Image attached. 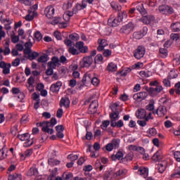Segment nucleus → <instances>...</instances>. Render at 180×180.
Here are the masks:
<instances>
[{
    "label": "nucleus",
    "instance_id": "2f4dec72",
    "mask_svg": "<svg viewBox=\"0 0 180 180\" xmlns=\"http://www.w3.org/2000/svg\"><path fill=\"white\" fill-rule=\"evenodd\" d=\"M9 43H11V41L7 40L4 44V50H3V53L4 56H8V54H11V49H9Z\"/></svg>",
    "mask_w": 180,
    "mask_h": 180
},
{
    "label": "nucleus",
    "instance_id": "473e14b6",
    "mask_svg": "<svg viewBox=\"0 0 180 180\" xmlns=\"http://www.w3.org/2000/svg\"><path fill=\"white\" fill-rule=\"evenodd\" d=\"M139 175H143V178H147L148 175V169L146 167H140L138 170Z\"/></svg>",
    "mask_w": 180,
    "mask_h": 180
},
{
    "label": "nucleus",
    "instance_id": "5fc2aeb1",
    "mask_svg": "<svg viewBox=\"0 0 180 180\" xmlns=\"http://www.w3.org/2000/svg\"><path fill=\"white\" fill-rule=\"evenodd\" d=\"M48 163L49 165H58L60 164V161L51 158L48 160Z\"/></svg>",
    "mask_w": 180,
    "mask_h": 180
},
{
    "label": "nucleus",
    "instance_id": "c9c22d12",
    "mask_svg": "<svg viewBox=\"0 0 180 180\" xmlns=\"http://www.w3.org/2000/svg\"><path fill=\"white\" fill-rule=\"evenodd\" d=\"M126 174H127V169H120L113 174V177L117 178V176H123L124 175H126Z\"/></svg>",
    "mask_w": 180,
    "mask_h": 180
},
{
    "label": "nucleus",
    "instance_id": "cd10ccee",
    "mask_svg": "<svg viewBox=\"0 0 180 180\" xmlns=\"http://www.w3.org/2000/svg\"><path fill=\"white\" fill-rule=\"evenodd\" d=\"M122 21L119 20V19L111 18L108 19V23L109 25H111L113 27H116V26H119V23H120Z\"/></svg>",
    "mask_w": 180,
    "mask_h": 180
},
{
    "label": "nucleus",
    "instance_id": "4468645a",
    "mask_svg": "<svg viewBox=\"0 0 180 180\" xmlns=\"http://www.w3.org/2000/svg\"><path fill=\"white\" fill-rule=\"evenodd\" d=\"M98 46L97 48L98 51H103V50L105 49V47L109 45V42L106 39H99L98 40Z\"/></svg>",
    "mask_w": 180,
    "mask_h": 180
},
{
    "label": "nucleus",
    "instance_id": "f3484780",
    "mask_svg": "<svg viewBox=\"0 0 180 180\" xmlns=\"http://www.w3.org/2000/svg\"><path fill=\"white\" fill-rule=\"evenodd\" d=\"M136 9L142 15H146L147 11L144 9V4L141 2H137L134 4Z\"/></svg>",
    "mask_w": 180,
    "mask_h": 180
},
{
    "label": "nucleus",
    "instance_id": "58836bf2",
    "mask_svg": "<svg viewBox=\"0 0 180 180\" xmlns=\"http://www.w3.org/2000/svg\"><path fill=\"white\" fill-rule=\"evenodd\" d=\"M107 70L111 72H113L117 70V66L113 63H110L108 67H107Z\"/></svg>",
    "mask_w": 180,
    "mask_h": 180
},
{
    "label": "nucleus",
    "instance_id": "09e8293b",
    "mask_svg": "<svg viewBox=\"0 0 180 180\" xmlns=\"http://www.w3.org/2000/svg\"><path fill=\"white\" fill-rule=\"evenodd\" d=\"M177 77H178V73L176 72V71L171 70L170 72L169 73L167 78L169 79H174Z\"/></svg>",
    "mask_w": 180,
    "mask_h": 180
},
{
    "label": "nucleus",
    "instance_id": "f03ea898",
    "mask_svg": "<svg viewBox=\"0 0 180 180\" xmlns=\"http://www.w3.org/2000/svg\"><path fill=\"white\" fill-rule=\"evenodd\" d=\"M171 100L166 99L163 101V105L159 106L156 111H153V115H158L159 117H164L168 112V109H171Z\"/></svg>",
    "mask_w": 180,
    "mask_h": 180
},
{
    "label": "nucleus",
    "instance_id": "423d86ee",
    "mask_svg": "<svg viewBox=\"0 0 180 180\" xmlns=\"http://www.w3.org/2000/svg\"><path fill=\"white\" fill-rule=\"evenodd\" d=\"M147 30L148 28L146 27H143L142 30L134 32L133 39H136V40H140V39H143V37L147 34Z\"/></svg>",
    "mask_w": 180,
    "mask_h": 180
},
{
    "label": "nucleus",
    "instance_id": "6e6d98bb",
    "mask_svg": "<svg viewBox=\"0 0 180 180\" xmlns=\"http://www.w3.org/2000/svg\"><path fill=\"white\" fill-rule=\"evenodd\" d=\"M9 18H5V14H4V12L0 11V21L1 23H6V20H8Z\"/></svg>",
    "mask_w": 180,
    "mask_h": 180
},
{
    "label": "nucleus",
    "instance_id": "f704fd0d",
    "mask_svg": "<svg viewBox=\"0 0 180 180\" xmlns=\"http://www.w3.org/2000/svg\"><path fill=\"white\" fill-rule=\"evenodd\" d=\"M172 32H180V22H176L172 23L170 26Z\"/></svg>",
    "mask_w": 180,
    "mask_h": 180
},
{
    "label": "nucleus",
    "instance_id": "1a4fd4ad",
    "mask_svg": "<svg viewBox=\"0 0 180 180\" xmlns=\"http://www.w3.org/2000/svg\"><path fill=\"white\" fill-rule=\"evenodd\" d=\"M98 106H99L98 100H94L91 101L88 110L89 113H90V115H94V113H96L98 110Z\"/></svg>",
    "mask_w": 180,
    "mask_h": 180
},
{
    "label": "nucleus",
    "instance_id": "72a5a7b5",
    "mask_svg": "<svg viewBox=\"0 0 180 180\" xmlns=\"http://www.w3.org/2000/svg\"><path fill=\"white\" fill-rule=\"evenodd\" d=\"M166 169L167 162L164 161L158 165V172H160V174H162Z\"/></svg>",
    "mask_w": 180,
    "mask_h": 180
},
{
    "label": "nucleus",
    "instance_id": "603ef678",
    "mask_svg": "<svg viewBox=\"0 0 180 180\" xmlns=\"http://www.w3.org/2000/svg\"><path fill=\"white\" fill-rule=\"evenodd\" d=\"M160 53L162 57H167V56H168V50L165 47L160 48Z\"/></svg>",
    "mask_w": 180,
    "mask_h": 180
},
{
    "label": "nucleus",
    "instance_id": "3c124183",
    "mask_svg": "<svg viewBox=\"0 0 180 180\" xmlns=\"http://www.w3.org/2000/svg\"><path fill=\"white\" fill-rule=\"evenodd\" d=\"M30 136L29 134H23L21 135H18V138L21 141H26L27 140V138L30 137Z\"/></svg>",
    "mask_w": 180,
    "mask_h": 180
},
{
    "label": "nucleus",
    "instance_id": "b1692460",
    "mask_svg": "<svg viewBox=\"0 0 180 180\" xmlns=\"http://www.w3.org/2000/svg\"><path fill=\"white\" fill-rule=\"evenodd\" d=\"M59 63L60 59L57 56H54L51 58V61H49L48 64L55 68H57V65H58Z\"/></svg>",
    "mask_w": 180,
    "mask_h": 180
},
{
    "label": "nucleus",
    "instance_id": "0e129e2a",
    "mask_svg": "<svg viewBox=\"0 0 180 180\" xmlns=\"http://www.w3.org/2000/svg\"><path fill=\"white\" fill-rule=\"evenodd\" d=\"M117 106H119L117 103H113L110 106V108L112 110V112H119V110H117Z\"/></svg>",
    "mask_w": 180,
    "mask_h": 180
},
{
    "label": "nucleus",
    "instance_id": "69168bd1",
    "mask_svg": "<svg viewBox=\"0 0 180 180\" xmlns=\"http://www.w3.org/2000/svg\"><path fill=\"white\" fill-rule=\"evenodd\" d=\"M65 175V180H72V178L74 177V175L72 174V173H69L68 174H63V176Z\"/></svg>",
    "mask_w": 180,
    "mask_h": 180
},
{
    "label": "nucleus",
    "instance_id": "864d4df0",
    "mask_svg": "<svg viewBox=\"0 0 180 180\" xmlns=\"http://www.w3.org/2000/svg\"><path fill=\"white\" fill-rule=\"evenodd\" d=\"M109 124H110V121L105 120V121H103L101 127V129H103V130H106V129H108V126H109Z\"/></svg>",
    "mask_w": 180,
    "mask_h": 180
},
{
    "label": "nucleus",
    "instance_id": "37998d69",
    "mask_svg": "<svg viewBox=\"0 0 180 180\" xmlns=\"http://www.w3.org/2000/svg\"><path fill=\"white\" fill-rule=\"evenodd\" d=\"M69 40H70V41H72L74 43V41H78V40H79V35H78L77 34L75 33V34H71L69 35Z\"/></svg>",
    "mask_w": 180,
    "mask_h": 180
},
{
    "label": "nucleus",
    "instance_id": "2eb2a0df",
    "mask_svg": "<svg viewBox=\"0 0 180 180\" xmlns=\"http://www.w3.org/2000/svg\"><path fill=\"white\" fill-rule=\"evenodd\" d=\"M55 11L54 7L52 6H49L46 8L45 14L48 19H51V18H53Z\"/></svg>",
    "mask_w": 180,
    "mask_h": 180
},
{
    "label": "nucleus",
    "instance_id": "aec40b11",
    "mask_svg": "<svg viewBox=\"0 0 180 180\" xmlns=\"http://www.w3.org/2000/svg\"><path fill=\"white\" fill-rule=\"evenodd\" d=\"M33 46V44L30 41V39L28 42H26L25 44V49H24V53L25 54H30L32 52V47Z\"/></svg>",
    "mask_w": 180,
    "mask_h": 180
},
{
    "label": "nucleus",
    "instance_id": "e2e57ef3",
    "mask_svg": "<svg viewBox=\"0 0 180 180\" xmlns=\"http://www.w3.org/2000/svg\"><path fill=\"white\" fill-rule=\"evenodd\" d=\"M77 85V80L75 79H72L69 82V86L74 88Z\"/></svg>",
    "mask_w": 180,
    "mask_h": 180
},
{
    "label": "nucleus",
    "instance_id": "a19ab883",
    "mask_svg": "<svg viewBox=\"0 0 180 180\" xmlns=\"http://www.w3.org/2000/svg\"><path fill=\"white\" fill-rule=\"evenodd\" d=\"M48 60H49V55L44 54L37 59V61L38 63H47Z\"/></svg>",
    "mask_w": 180,
    "mask_h": 180
},
{
    "label": "nucleus",
    "instance_id": "20e7f679",
    "mask_svg": "<svg viewBox=\"0 0 180 180\" xmlns=\"http://www.w3.org/2000/svg\"><path fill=\"white\" fill-rule=\"evenodd\" d=\"M134 27H135L134 23L130 22L128 24L122 26L120 32L123 34H130V33H131V32L134 30Z\"/></svg>",
    "mask_w": 180,
    "mask_h": 180
},
{
    "label": "nucleus",
    "instance_id": "f257e3e1",
    "mask_svg": "<svg viewBox=\"0 0 180 180\" xmlns=\"http://www.w3.org/2000/svg\"><path fill=\"white\" fill-rule=\"evenodd\" d=\"M57 124V120L56 118H51V122H42L37 124V127H42L41 130L44 133H48L49 134H53L54 133V129L53 128ZM51 127V129H50Z\"/></svg>",
    "mask_w": 180,
    "mask_h": 180
},
{
    "label": "nucleus",
    "instance_id": "5701e85b",
    "mask_svg": "<svg viewBox=\"0 0 180 180\" xmlns=\"http://www.w3.org/2000/svg\"><path fill=\"white\" fill-rule=\"evenodd\" d=\"M60 108H63V106L66 108H70V99L67 97L62 98L60 101Z\"/></svg>",
    "mask_w": 180,
    "mask_h": 180
},
{
    "label": "nucleus",
    "instance_id": "bb28decb",
    "mask_svg": "<svg viewBox=\"0 0 180 180\" xmlns=\"http://www.w3.org/2000/svg\"><path fill=\"white\" fill-rule=\"evenodd\" d=\"M117 19L118 20H120V22H123L124 19H126V18H127V13L124 11H118L117 13Z\"/></svg>",
    "mask_w": 180,
    "mask_h": 180
},
{
    "label": "nucleus",
    "instance_id": "8fccbe9b",
    "mask_svg": "<svg viewBox=\"0 0 180 180\" xmlns=\"http://www.w3.org/2000/svg\"><path fill=\"white\" fill-rule=\"evenodd\" d=\"M25 147H30V146L33 145V137L32 136H30L27 141H25Z\"/></svg>",
    "mask_w": 180,
    "mask_h": 180
},
{
    "label": "nucleus",
    "instance_id": "338daca9",
    "mask_svg": "<svg viewBox=\"0 0 180 180\" xmlns=\"http://www.w3.org/2000/svg\"><path fill=\"white\" fill-rule=\"evenodd\" d=\"M170 38L172 40H175L176 41V40H179V34H171Z\"/></svg>",
    "mask_w": 180,
    "mask_h": 180
},
{
    "label": "nucleus",
    "instance_id": "c85d7f7f",
    "mask_svg": "<svg viewBox=\"0 0 180 180\" xmlns=\"http://www.w3.org/2000/svg\"><path fill=\"white\" fill-rule=\"evenodd\" d=\"M61 18H56L52 21V25H58L60 27H67V23L65 22H60Z\"/></svg>",
    "mask_w": 180,
    "mask_h": 180
},
{
    "label": "nucleus",
    "instance_id": "49530a36",
    "mask_svg": "<svg viewBox=\"0 0 180 180\" xmlns=\"http://www.w3.org/2000/svg\"><path fill=\"white\" fill-rule=\"evenodd\" d=\"M48 65V69L46 70V75H53L54 71L53 70H56V68H53V66H51V65H49V63L47 64Z\"/></svg>",
    "mask_w": 180,
    "mask_h": 180
},
{
    "label": "nucleus",
    "instance_id": "a18cd8bd",
    "mask_svg": "<svg viewBox=\"0 0 180 180\" xmlns=\"http://www.w3.org/2000/svg\"><path fill=\"white\" fill-rule=\"evenodd\" d=\"M56 176H57V168L52 170L49 176L48 177V180H56Z\"/></svg>",
    "mask_w": 180,
    "mask_h": 180
},
{
    "label": "nucleus",
    "instance_id": "412c9836",
    "mask_svg": "<svg viewBox=\"0 0 180 180\" xmlns=\"http://www.w3.org/2000/svg\"><path fill=\"white\" fill-rule=\"evenodd\" d=\"M136 116L138 119H144L147 116V112L144 109H139L136 112Z\"/></svg>",
    "mask_w": 180,
    "mask_h": 180
},
{
    "label": "nucleus",
    "instance_id": "ea45409f",
    "mask_svg": "<svg viewBox=\"0 0 180 180\" xmlns=\"http://www.w3.org/2000/svg\"><path fill=\"white\" fill-rule=\"evenodd\" d=\"M9 178L11 180H22V174L15 173L13 174H10Z\"/></svg>",
    "mask_w": 180,
    "mask_h": 180
},
{
    "label": "nucleus",
    "instance_id": "39448f33",
    "mask_svg": "<svg viewBox=\"0 0 180 180\" xmlns=\"http://www.w3.org/2000/svg\"><path fill=\"white\" fill-rule=\"evenodd\" d=\"M146 54V48L143 46H139L137 49L134 51V57L137 60H140L144 57Z\"/></svg>",
    "mask_w": 180,
    "mask_h": 180
},
{
    "label": "nucleus",
    "instance_id": "6ab92c4d",
    "mask_svg": "<svg viewBox=\"0 0 180 180\" xmlns=\"http://www.w3.org/2000/svg\"><path fill=\"white\" fill-rule=\"evenodd\" d=\"M34 16H37V13L36 11H32V10H28V14L24 18L27 22H30L34 19Z\"/></svg>",
    "mask_w": 180,
    "mask_h": 180
},
{
    "label": "nucleus",
    "instance_id": "bf43d9fd",
    "mask_svg": "<svg viewBox=\"0 0 180 180\" xmlns=\"http://www.w3.org/2000/svg\"><path fill=\"white\" fill-rule=\"evenodd\" d=\"M91 83L95 86H98L99 85V80L96 77H91Z\"/></svg>",
    "mask_w": 180,
    "mask_h": 180
},
{
    "label": "nucleus",
    "instance_id": "052dcab7",
    "mask_svg": "<svg viewBox=\"0 0 180 180\" xmlns=\"http://www.w3.org/2000/svg\"><path fill=\"white\" fill-rule=\"evenodd\" d=\"M68 160H70L72 162H74V161H77L78 160V156L77 155H69L68 156Z\"/></svg>",
    "mask_w": 180,
    "mask_h": 180
},
{
    "label": "nucleus",
    "instance_id": "393cba45",
    "mask_svg": "<svg viewBox=\"0 0 180 180\" xmlns=\"http://www.w3.org/2000/svg\"><path fill=\"white\" fill-rule=\"evenodd\" d=\"M162 89V86L158 85L155 87L149 88L148 91L150 94H153V92H155L156 94H160V92H161Z\"/></svg>",
    "mask_w": 180,
    "mask_h": 180
},
{
    "label": "nucleus",
    "instance_id": "7c9ffc66",
    "mask_svg": "<svg viewBox=\"0 0 180 180\" xmlns=\"http://www.w3.org/2000/svg\"><path fill=\"white\" fill-rule=\"evenodd\" d=\"M134 158V155L133 154V153H129L124 158H122V162L124 164H126V162L133 161Z\"/></svg>",
    "mask_w": 180,
    "mask_h": 180
},
{
    "label": "nucleus",
    "instance_id": "0eeeda50",
    "mask_svg": "<svg viewBox=\"0 0 180 180\" xmlns=\"http://www.w3.org/2000/svg\"><path fill=\"white\" fill-rule=\"evenodd\" d=\"M154 20H155V18L153 15H143V17L140 18V22L144 25H151Z\"/></svg>",
    "mask_w": 180,
    "mask_h": 180
},
{
    "label": "nucleus",
    "instance_id": "a211bd4d",
    "mask_svg": "<svg viewBox=\"0 0 180 180\" xmlns=\"http://www.w3.org/2000/svg\"><path fill=\"white\" fill-rule=\"evenodd\" d=\"M163 158L164 155H162V151L161 150H159L153 155L152 160L155 162H157L158 161H161Z\"/></svg>",
    "mask_w": 180,
    "mask_h": 180
},
{
    "label": "nucleus",
    "instance_id": "c03bdc74",
    "mask_svg": "<svg viewBox=\"0 0 180 180\" xmlns=\"http://www.w3.org/2000/svg\"><path fill=\"white\" fill-rule=\"evenodd\" d=\"M28 54V58L29 60H35L36 58H37V57H39V53L34 51V52H31L30 53H27Z\"/></svg>",
    "mask_w": 180,
    "mask_h": 180
},
{
    "label": "nucleus",
    "instance_id": "6e6552de",
    "mask_svg": "<svg viewBox=\"0 0 180 180\" xmlns=\"http://www.w3.org/2000/svg\"><path fill=\"white\" fill-rule=\"evenodd\" d=\"M94 63V58H92V56H86L83 58V60L81 63L82 67L83 68H89L91 65Z\"/></svg>",
    "mask_w": 180,
    "mask_h": 180
},
{
    "label": "nucleus",
    "instance_id": "13d9d810",
    "mask_svg": "<svg viewBox=\"0 0 180 180\" xmlns=\"http://www.w3.org/2000/svg\"><path fill=\"white\" fill-rule=\"evenodd\" d=\"M167 6H160L159 11L160 12V13H162L163 15H165V13H167Z\"/></svg>",
    "mask_w": 180,
    "mask_h": 180
},
{
    "label": "nucleus",
    "instance_id": "4c0bfd02",
    "mask_svg": "<svg viewBox=\"0 0 180 180\" xmlns=\"http://www.w3.org/2000/svg\"><path fill=\"white\" fill-rule=\"evenodd\" d=\"M111 127H123L124 126V124L123 123V121L122 120H118L117 122L116 121L114 122L112 124H110Z\"/></svg>",
    "mask_w": 180,
    "mask_h": 180
},
{
    "label": "nucleus",
    "instance_id": "9d476101",
    "mask_svg": "<svg viewBox=\"0 0 180 180\" xmlns=\"http://www.w3.org/2000/svg\"><path fill=\"white\" fill-rule=\"evenodd\" d=\"M11 67H12L11 63H6L4 61L0 62V68L3 69V74H4V75L11 74Z\"/></svg>",
    "mask_w": 180,
    "mask_h": 180
},
{
    "label": "nucleus",
    "instance_id": "4be33fe9",
    "mask_svg": "<svg viewBox=\"0 0 180 180\" xmlns=\"http://www.w3.org/2000/svg\"><path fill=\"white\" fill-rule=\"evenodd\" d=\"M119 115H120L119 112H114L110 114V124H112V123H115L116 120H119Z\"/></svg>",
    "mask_w": 180,
    "mask_h": 180
},
{
    "label": "nucleus",
    "instance_id": "9b49d317",
    "mask_svg": "<svg viewBox=\"0 0 180 180\" xmlns=\"http://www.w3.org/2000/svg\"><path fill=\"white\" fill-rule=\"evenodd\" d=\"M113 148H119V141L117 139H113L111 143L105 146V150L107 151H112Z\"/></svg>",
    "mask_w": 180,
    "mask_h": 180
},
{
    "label": "nucleus",
    "instance_id": "774afa93",
    "mask_svg": "<svg viewBox=\"0 0 180 180\" xmlns=\"http://www.w3.org/2000/svg\"><path fill=\"white\" fill-rule=\"evenodd\" d=\"M175 160L178 162H180V152L176 151L174 154Z\"/></svg>",
    "mask_w": 180,
    "mask_h": 180
},
{
    "label": "nucleus",
    "instance_id": "e433bc0d",
    "mask_svg": "<svg viewBox=\"0 0 180 180\" xmlns=\"http://www.w3.org/2000/svg\"><path fill=\"white\" fill-rule=\"evenodd\" d=\"M38 174L39 172L37 171V169L36 167H31L27 172L28 176H36L38 175Z\"/></svg>",
    "mask_w": 180,
    "mask_h": 180
},
{
    "label": "nucleus",
    "instance_id": "7ed1b4c3",
    "mask_svg": "<svg viewBox=\"0 0 180 180\" xmlns=\"http://www.w3.org/2000/svg\"><path fill=\"white\" fill-rule=\"evenodd\" d=\"M64 43L68 48V51L69 54H72V56H78V54H79V51L75 48V44L73 43L72 41L68 39V38H66L64 40Z\"/></svg>",
    "mask_w": 180,
    "mask_h": 180
},
{
    "label": "nucleus",
    "instance_id": "680f3d73",
    "mask_svg": "<svg viewBox=\"0 0 180 180\" xmlns=\"http://www.w3.org/2000/svg\"><path fill=\"white\" fill-rule=\"evenodd\" d=\"M147 133H148L150 136H155V134H157V130L155 128H150Z\"/></svg>",
    "mask_w": 180,
    "mask_h": 180
},
{
    "label": "nucleus",
    "instance_id": "4d7b16f0",
    "mask_svg": "<svg viewBox=\"0 0 180 180\" xmlns=\"http://www.w3.org/2000/svg\"><path fill=\"white\" fill-rule=\"evenodd\" d=\"M34 37L38 41H40V40L43 39V36L41 35V33H40V32L39 31L34 33Z\"/></svg>",
    "mask_w": 180,
    "mask_h": 180
},
{
    "label": "nucleus",
    "instance_id": "de8ad7c7",
    "mask_svg": "<svg viewBox=\"0 0 180 180\" xmlns=\"http://www.w3.org/2000/svg\"><path fill=\"white\" fill-rule=\"evenodd\" d=\"M110 5L112 9H114V11H122V6H119L117 3L112 1L111 2Z\"/></svg>",
    "mask_w": 180,
    "mask_h": 180
},
{
    "label": "nucleus",
    "instance_id": "79ce46f5",
    "mask_svg": "<svg viewBox=\"0 0 180 180\" xmlns=\"http://www.w3.org/2000/svg\"><path fill=\"white\" fill-rule=\"evenodd\" d=\"M63 8L64 11H69V9H71V8H72V1H71V0H68L66 3L63 4Z\"/></svg>",
    "mask_w": 180,
    "mask_h": 180
},
{
    "label": "nucleus",
    "instance_id": "c756f323",
    "mask_svg": "<svg viewBox=\"0 0 180 180\" xmlns=\"http://www.w3.org/2000/svg\"><path fill=\"white\" fill-rule=\"evenodd\" d=\"M92 79V75L89 73L84 74L83 78H82V82L84 84H89Z\"/></svg>",
    "mask_w": 180,
    "mask_h": 180
},
{
    "label": "nucleus",
    "instance_id": "ddd939ff",
    "mask_svg": "<svg viewBox=\"0 0 180 180\" xmlns=\"http://www.w3.org/2000/svg\"><path fill=\"white\" fill-rule=\"evenodd\" d=\"M133 98L134 101H138V102H141L147 98V92H139L134 94Z\"/></svg>",
    "mask_w": 180,
    "mask_h": 180
},
{
    "label": "nucleus",
    "instance_id": "dca6fc26",
    "mask_svg": "<svg viewBox=\"0 0 180 180\" xmlns=\"http://www.w3.org/2000/svg\"><path fill=\"white\" fill-rule=\"evenodd\" d=\"M76 47H77L79 53H88V46H84L83 41L77 42Z\"/></svg>",
    "mask_w": 180,
    "mask_h": 180
},
{
    "label": "nucleus",
    "instance_id": "f8f14e48",
    "mask_svg": "<svg viewBox=\"0 0 180 180\" xmlns=\"http://www.w3.org/2000/svg\"><path fill=\"white\" fill-rule=\"evenodd\" d=\"M61 86H63V82L58 81L56 84H51L50 91L53 94H58V91H60Z\"/></svg>",
    "mask_w": 180,
    "mask_h": 180
},
{
    "label": "nucleus",
    "instance_id": "a878e982",
    "mask_svg": "<svg viewBox=\"0 0 180 180\" xmlns=\"http://www.w3.org/2000/svg\"><path fill=\"white\" fill-rule=\"evenodd\" d=\"M112 161H116V160H122L123 162V153L122 151H118L115 155H112L110 157Z\"/></svg>",
    "mask_w": 180,
    "mask_h": 180
}]
</instances>
